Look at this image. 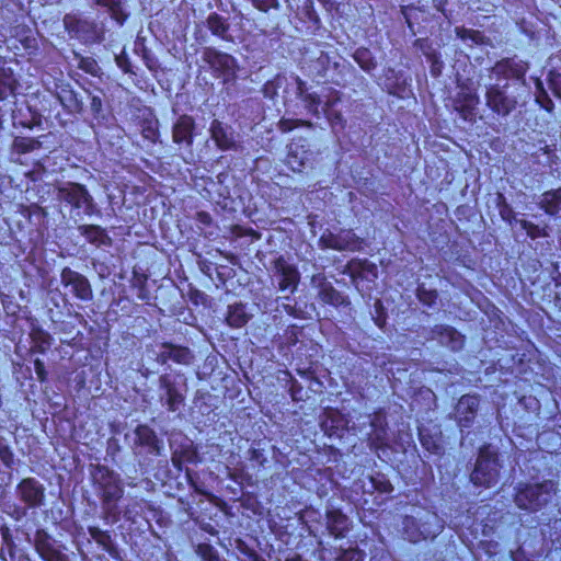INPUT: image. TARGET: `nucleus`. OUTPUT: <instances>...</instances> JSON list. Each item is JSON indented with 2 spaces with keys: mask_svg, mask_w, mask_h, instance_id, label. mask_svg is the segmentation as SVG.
Returning a JSON list of instances; mask_svg holds the SVG:
<instances>
[{
  "mask_svg": "<svg viewBox=\"0 0 561 561\" xmlns=\"http://www.w3.org/2000/svg\"><path fill=\"white\" fill-rule=\"evenodd\" d=\"M91 480L95 494L101 500L102 518L113 525L121 519L118 501L124 495L121 474L106 466L96 465L91 471Z\"/></svg>",
  "mask_w": 561,
  "mask_h": 561,
  "instance_id": "f257e3e1",
  "label": "nucleus"
},
{
  "mask_svg": "<svg viewBox=\"0 0 561 561\" xmlns=\"http://www.w3.org/2000/svg\"><path fill=\"white\" fill-rule=\"evenodd\" d=\"M443 529L442 518L426 507H413L411 514L405 515L402 520V535L404 539L413 543L433 539Z\"/></svg>",
  "mask_w": 561,
  "mask_h": 561,
  "instance_id": "f03ea898",
  "label": "nucleus"
},
{
  "mask_svg": "<svg viewBox=\"0 0 561 561\" xmlns=\"http://www.w3.org/2000/svg\"><path fill=\"white\" fill-rule=\"evenodd\" d=\"M297 83L298 94L309 113L319 116L320 113L323 112L330 121H332L333 117L341 119L340 114L335 111V105L341 100V93L337 90L322 88L320 94L307 93L305 82L298 80Z\"/></svg>",
  "mask_w": 561,
  "mask_h": 561,
  "instance_id": "7ed1b4c3",
  "label": "nucleus"
},
{
  "mask_svg": "<svg viewBox=\"0 0 561 561\" xmlns=\"http://www.w3.org/2000/svg\"><path fill=\"white\" fill-rule=\"evenodd\" d=\"M158 383L161 404L171 412L178 411L184 404L188 390L184 374H162Z\"/></svg>",
  "mask_w": 561,
  "mask_h": 561,
  "instance_id": "20e7f679",
  "label": "nucleus"
},
{
  "mask_svg": "<svg viewBox=\"0 0 561 561\" xmlns=\"http://www.w3.org/2000/svg\"><path fill=\"white\" fill-rule=\"evenodd\" d=\"M554 493L556 483L551 480L526 484L517 490L515 503L522 510L537 512L551 500Z\"/></svg>",
  "mask_w": 561,
  "mask_h": 561,
  "instance_id": "39448f33",
  "label": "nucleus"
},
{
  "mask_svg": "<svg viewBox=\"0 0 561 561\" xmlns=\"http://www.w3.org/2000/svg\"><path fill=\"white\" fill-rule=\"evenodd\" d=\"M57 198L72 207L79 215L80 213L91 216L98 211L93 196L83 184L66 182L57 187Z\"/></svg>",
  "mask_w": 561,
  "mask_h": 561,
  "instance_id": "423d86ee",
  "label": "nucleus"
},
{
  "mask_svg": "<svg viewBox=\"0 0 561 561\" xmlns=\"http://www.w3.org/2000/svg\"><path fill=\"white\" fill-rule=\"evenodd\" d=\"M500 465L497 454L490 446L480 449L476 468L471 473V481L476 485L490 488L497 482Z\"/></svg>",
  "mask_w": 561,
  "mask_h": 561,
  "instance_id": "0eeeda50",
  "label": "nucleus"
},
{
  "mask_svg": "<svg viewBox=\"0 0 561 561\" xmlns=\"http://www.w3.org/2000/svg\"><path fill=\"white\" fill-rule=\"evenodd\" d=\"M510 84L492 83L485 87L486 106L502 117L508 116L517 106V96L508 91Z\"/></svg>",
  "mask_w": 561,
  "mask_h": 561,
  "instance_id": "6e6552de",
  "label": "nucleus"
},
{
  "mask_svg": "<svg viewBox=\"0 0 561 561\" xmlns=\"http://www.w3.org/2000/svg\"><path fill=\"white\" fill-rule=\"evenodd\" d=\"M203 60L209 65L218 78L224 79V82H230L236 79L239 66L233 56L214 47H206L203 51Z\"/></svg>",
  "mask_w": 561,
  "mask_h": 561,
  "instance_id": "1a4fd4ad",
  "label": "nucleus"
},
{
  "mask_svg": "<svg viewBox=\"0 0 561 561\" xmlns=\"http://www.w3.org/2000/svg\"><path fill=\"white\" fill-rule=\"evenodd\" d=\"M209 134L217 148L221 151H238L241 140L234 129L218 119H214L209 126Z\"/></svg>",
  "mask_w": 561,
  "mask_h": 561,
  "instance_id": "9d476101",
  "label": "nucleus"
},
{
  "mask_svg": "<svg viewBox=\"0 0 561 561\" xmlns=\"http://www.w3.org/2000/svg\"><path fill=\"white\" fill-rule=\"evenodd\" d=\"M320 243L324 249L337 251H358L362 248V239L352 230H342L339 233H323Z\"/></svg>",
  "mask_w": 561,
  "mask_h": 561,
  "instance_id": "9b49d317",
  "label": "nucleus"
},
{
  "mask_svg": "<svg viewBox=\"0 0 561 561\" xmlns=\"http://www.w3.org/2000/svg\"><path fill=\"white\" fill-rule=\"evenodd\" d=\"M273 273L277 279L279 290L294 293L297 289L300 274L297 267L283 256H278L274 261Z\"/></svg>",
  "mask_w": 561,
  "mask_h": 561,
  "instance_id": "f8f14e48",
  "label": "nucleus"
},
{
  "mask_svg": "<svg viewBox=\"0 0 561 561\" xmlns=\"http://www.w3.org/2000/svg\"><path fill=\"white\" fill-rule=\"evenodd\" d=\"M60 282L65 287H70L71 293L78 299L90 301L93 298V291L88 278L70 267L62 268Z\"/></svg>",
  "mask_w": 561,
  "mask_h": 561,
  "instance_id": "ddd939ff",
  "label": "nucleus"
},
{
  "mask_svg": "<svg viewBox=\"0 0 561 561\" xmlns=\"http://www.w3.org/2000/svg\"><path fill=\"white\" fill-rule=\"evenodd\" d=\"M305 142L306 140L298 139L288 146L286 163L294 172H301L313 164L314 152Z\"/></svg>",
  "mask_w": 561,
  "mask_h": 561,
  "instance_id": "4468645a",
  "label": "nucleus"
},
{
  "mask_svg": "<svg viewBox=\"0 0 561 561\" xmlns=\"http://www.w3.org/2000/svg\"><path fill=\"white\" fill-rule=\"evenodd\" d=\"M16 495L28 507H39L44 504L45 488L36 479L26 478L18 484Z\"/></svg>",
  "mask_w": 561,
  "mask_h": 561,
  "instance_id": "2eb2a0df",
  "label": "nucleus"
},
{
  "mask_svg": "<svg viewBox=\"0 0 561 561\" xmlns=\"http://www.w3.org/2000/svg\"><path fill=\"white\" fill-rule=\"evenodd\" d=\"M156 360L161 365L171 360L179 365L188 366L194 360V354L186 346L162 343L159 351L156 353Z\"/></svg>",
  "mask_w": 561,
  "mask_h": 561,
  "instance_id": "dca6fc26",
  "label": "nucleus"
},
{
  "mask_svg": "<svg viewBox=\"0 0 561 561\" xmlns=\"http://www.w3.org/2000/svg\"><path fill=\"white\" fill-rule=\"evenodd\" d=\"M528 70L527 62L514 58H505L497 61L492 68L491 73L497 81L504 79H523Z\"/></svg>",
  "mask_w": 561,
  "mask_h": 561,
  "instance_id": "f3484780",
  "label": "nucleus"
},
{
  "mask_svg": "<svg viewBox=\"0 0 561 561\" xmlns=\"http://www.w3.org/2000/svg\"><path fill=\"white\" fill-rule=\"evenodd\" d=\"M35 548L45 561H68V557L61 551L60 546L45 531L35 534Z\"/></svg>",
  "mask_w": 561,
  "mask_h": 561,
  "instance_id": "a211bd4d",
  "label": "nucleus"
},
{
  "mask_svg": "<svg viewBox=\"0 0 561 561\" xmlns=\"http://www.w3.org/2000/svg\"><path fill=\"white\" fill-rule=\"evenodd\" d=\"M479 397L473 394L462 396L456 405V417L460 427H469L479 408Z\"/></svg>",
  "mask_w": 561,
  "mask_h": 561,
  "instance_id": "6ab92c4d",
  "label": "nucleus"
},
{
  "mask_svg": "<svg viewBox=\"0 0 561 561\" xmlns=\"http://www.w3.org/2000/svg\"><path fill=\"white\" fill-rule=\"evenodd\" d=\"M432 339L451 351H459L465 344V336L449 325L438 324L432 329Z\"/></svg>",
  "mask_w": 561,
  "mask_h": 561,
  "instance_id": "aec40b11",
  "label": "nucleus"
},
{
  "mask_svg": "<svg viewBox=\"0 0 561 561\" xmlns=\"http://www.w3.org/2000/svg\"><path fill=\"white\" fill-rule=\"evenodd\" d=\"M312 284L319 288V298L328 305L333 307H340L343 305H350L347 299L337 291L331 283L327 282L321 275L312 277Z\"/></svg>",
  "mask_w": 561,
  "mask_h": 561,
  "instance_id": "412c9836",
  "label": "nucleus"
},
{
  "mask_svg": "<svg viewBox=\"0 0 561 561\" xmlns=\"http://www.w3.org/2000/svg\"><path fill=\"white\" fill-rule=\"evenodd\" d=\"M195 121L192 116L181 115L173 125L172 137L175 144L192 146Z\"/></svg>",
  "mask_w": 561,
  "mask_h": 561,
  "instance_id": "4be33fe9",
  "label": "nucleus"
},
{
  "mask_svg": "<svg viewBox=\"0 0 561 561\" xmlns=\"http://www.w3.org/2000/svg\"><path fill=\"white\" fill-rule=\"evenodd\" d=\"M160 442L154 433L147 425H138L134 432V446L146 448L148 453L159 454Z\"/></svg>",
  "mask_w": 561,
  "mask_h": 561,
  "instance_id": "5701e85b",
  "label": "nucleus"
},
{
  "mask_svg": "<svg viewBox=\"0 0 561 561\" xmlns=\"http://www.w3.org/2000/svg\"><path fill=\"white\" fill-rule=\"evenodd\" d=\"M327 527L332 536L342 538L350 529L348 517L340 510H330L327 512Z\"/></svg>",
  "mask_w": 561,
  "mask_h": 561,
  "instance_id": "b1692460",
  "label": "nucleus"
},
{
  "mask_svg": "<svg viewBox=\"0 0 561 561\" xmlns=\"http://www.w3.org/2000/svg\"><path fill=\"white\" fill-rule=\"evenodd\" d=\"M78 231L83 236L88 242L95 247H110L112 239L107 234L106 230L96 225H81L78 227Z\"/></svg>",
  "mask_w": 561,
  "mask_h": 561,
  "instance_id": "393cba45",
  "label": "nucleus"
},
{
  "mask_svg": "<svg viewBox=\"0 0 561 561\" xmlns=\"http://www.w3.org/2000/svg\"><path fill=\"white\" fill-rule=\"evenodd\" d=\"M93 4L105 8L111 18L119 25H123L128 18L124 8V0H91Z\"/></svg>",
  "mask_w": 561,
  "mask_h": 561,
  "instance_id": "a878e982",
  "label": "nucleus"
},
{
  "mask_svg": "<svg viewBox=\"0 0 561 561\" xmlns=\"http://www.w3.org/2000/svg\"><path fill=\"white\" fill-rule=\"evenodd\" d=\"M32 341V351L45 354L53 344L51 335L39 327L33 325L30 332Z\"/></svg>",
  "mask_w": 561,
  "mask_h": 561,
  "instance_id": "bb28decb",
  "label": "nucleus"
},
{
  "mask_svg": "<svg viewBox=\"0 0 561 561\" xmlns=\"http://www.w3.org/2000/svg\"><path fill=\"white\" fill-rule=\"evenodd\" d=\"M539 205L551 216L561 214V188L545 192L541 195Z\"/></svg>",
  "mask_w": 561,
  "mask_h": 561,
  "instance_id": "cd10ccee",
  "label": "nucleus"
},
{
  "mask_svg": "<svg viewBox=\"0 0 561 561\" xmlns=\"http://www.w3.org/2000/svg\"><path fill=\"white\" fill-rule=\"evenodd\" d=\"M206 24L213 35L225 41L231 39V36L228 35L229 23L224 16L219 15L216 12H213L208 15Z\"/></svg>",
  "mask_w": 561,
  "mask_h": 561,
  "instance_id": "c85d7f7f",
  "label": "nucleus"
},
{
  "mask_svg": "<svg viewBox=\"0 0 561 561\" xmlns=\"http://www.w3.org/2000/svg\"><path fill=\"white\" fill-rule=\"evenodd\" d=\"M226 320L227 323L232 328L243 327L249 320V316L245 311V306L242 304L229 306Z\"/></svg>",
  "mask_w": 561,
  "mask_h": 561,
  "instance_id": "c756f323",
  "label": "nucleus"
},
{
  "mask_svg": "<svg viewBox=\"0 0 561 561\" xmlns=\"http://www.w3.org/2000/svg\"><path fill=\"white\" fill-rule=\"evenodd\" d=\"M147 502L144 499H130L124 510H121V518L135 523L137 517L141 516Z\"/></svg>",
  "mask_w": 561,
  "mask_h": 561,
  "instance_id": "7c9ffc66",
  "label": "nucleus"
},
{
  "mask_svg": "<svg viewBox=\"0 0 561 561\" xmlns=\"http://www.w3.org/2000/svg\"><path fill=\"white\" fill-rule=\"evenodd\" d=\"M16 81L10 69L0 70V100L7 99L14 93Z\"/></svg>",
  "mask_w": 561,
  "mask_h": 561,
  "instance_id": "2f4dec72",
  "label": "nucleus"
},
{
  "mask_svg": "<svg viewBox=\"0 0 561 561\" xmlns=\"http://www.w3.org/2000/svg\"><path fill=\"white\" fill-rule=\"evenodd\" d=\"M354 59L359 67L369 72L376 68V62L371 56V53L366 48H359L354 53Z\"/></svg>",
  "mask_w": 561,
  "mask_h": 561,
  "instance_id": "473e14b6",
  "label": "nucleus"
},
{
  "mask_svg": "<svg viewBox=\"0 0 561 561\" xmlns=\"http://www.w3.org/2000/svg\"><path fill=\"white\" fill-rule=\"evenodd\" d=\"M387 427L371 428V432L368 434V443L373 449H381L387 445Z\"/></svg>",
  "mask_w": 561,
  "mask_h": 561,
  "instance_id": "72a5a7b5",
  "label": "nucleus"
},
{
  "mask_svg": "<svg viewBox=\"0 0 561 561\" xmlns=\"http://www.w3.org/2000/svg\"><path fill=\"white\" fill-rule=\"evenodd\" d=\"M88 531L95 542L102 546L105 550L110 551L112 546V537L108 531L102 530L95 526L89 527Z\"/></svg>",
  "mask_w": 561,
  "mask_h": 561,
  "instance_id": "f704fd0d",
  "label": "nucleus"
},
{
  "mask_svg": "<svg viewBox=\"0 0 561 561\" xmlns=\"http://www.w3.org/2000/svg\"><path fill=\"white\" fill-rule=\"evenodd\" d=\"M536 102L547 112L551 113L553 111L554 104L539 79L536 81Z\"/></svg>",
  "mask_w": 561,
  "mask_h": 561,
  "instance_id": "c9c22d12",
  "label": "nucleus"
},
{
  "mask_svg": "<svg viewBox=\"0 0 561 561\" xmlns=\"http://www.w3.org/2000/svg\"><path fill=\"white\" fill-rule=\"evenodd\" d=\"M369 484L371 490L378 491L379 493L387 494L392 492V485L383 474L377 473L376 476L369 477Z\"/></svg>",
  "mask_w": 561,
  "mask_h": 561,
  "instance_id": "e433bc0d",
  "label": "nucleus"
},
{
  "mask_svg": "<svg viewBox=\"0 0 561 561\" xmlns=\"http://www.w3.org/2000/svg\"><path fill=\"white\" fill-rule=\"evenodd\" d=\"M173 465L181 469L182 461L188 462V463H197L199 461V455L193 446L187 447L182 451V455L180 458L173 457L172 458Z\"/></svg>",
  "mask_w": 561,
  "mask_h": 561,
  "instance_id": "4c0bfd02",
  "label": "nucleus"
},
{
  "mask_svg": "<svg viewBox=\"0 0 561 561\" xmlns=\"http://www.w3.org/2000/svg\"><path fill=\"white\" fill-rule=\"evenodd\" d=\"M456 35L463 42L479 44L482 42L483 35L479 31L468 30L465 27H456Z\"/></svg>",
  "mask_w": 561,
  "mask_h": 561,
  "instance_id": "58836bf2",
  "label": "nucleus"
},
{
  "mask_svg": "<svg viewBox=\"0 0 561 561\" xmlns=\"http://www.w3.org/2000/svg\"><path fill=\"white\" fill-rule=\"evenodd\" d=\"M196 552L204 561H220L217 551L208 543L198 545Z\"/></svg>",
  "mask_w": 561,
  "mask_h": 561,
  "instance_id": "ea45409f",
  "label": "nucleus"
},
{
  "mask_svg": "<svg viewBox=\"0 0 561 561\" xmlns=\"http://www.w3.org/2000/svg\"><path fill=\"white\" fill-rule=\"evenodd\" d=\"M299 126L311 127L312 124L310 122H307V121L290 119V118H282L279 121V123H278V128L283 133H288V131H290L294 128L299 127Z\"/></svg>",
  "mask_w": 561,
  "mask_h": 561,
  "instance_id": "a19ab883",
  "label": "nucleus"
},
{
  "mask_svg": "<svg viewBox=\"0 0 561 561\" xmlns=\"http://www.w3.org/2000/svg\"><path fill=\"white\" fill-rule=\"evenodd\" d=\"M417 297L423 305L432 307L437 299V293L436 290L426 289L423 285H421L417 287Z\"/></svg>",
  "mask_w": 561,
  "mask_h": 561,
  "instance_id": "79ce46f5",
  "label": "nucleus"
},
{
  "mask_svg": "<svg viewBox=\"0 0 561 561\" xmlns=\"http://www.w3.org/2000/svg\"><path fill=\"white\" fill-rule=\"evenodd\" d=\"M520 226L526 231L528 237H530L531 239H537V238L548 236L545 228H541L530 221L522 220Z\"/></svg>",
  "mask_w": 561,
  "mask_h": 561,
  "instance_id": "37998d69",
  "label": "nucleus"
},
{
  "mask_svg": "<svg viewBox=\"0 0 561 561\" xmlns=\"http://www.w3.org/2000/svg\"><path fill=\"white\" fill-rule=\"evenodd\" d=\"M141 135L144 138L148 139L151 142H156L158 138V127L157 121L150 119L144 123L141 128Z\"/></svg>",
  "mask_w": 561,
  "mask_h": 561,
  "instance_id": "c03bdc74",
  "label": "nucleus"
},
{
  "mask_svg": "<svg viewBox=\"0 0 561 561\" xmlns=\"http://www.w3.org/2000/svg\"><path fill=\"white\" fill-rule=\"evenodd\" d=\"M79 68L87 73L96 76L100 71V67L95 59L92 57H81L78 64Z\"/></svg>",
  "mask_w": 561,
  "mask_h": 561,
  "instance_id": "a18cd8bd",
  "label": "nucleus"
},
{
  "mask_svg": "<svg viewBox=\"0 0 561 561\" xmlns=\"http://www.w3.org/2000/svg\"><path fill=\"white\" fill-rule=\"evenodd\" d=\"M364 551L357 548H351L343 550V552L336 558V561H364Z\"/></svg>",
  "mask_w": 561,
  "mask_h": 561,
  "instance_id": "49530a36",
  "label": "nucleus"
},
{
  "mask_svg": "<svg viewBox=\"0 0 561 561\" xmlns=\"http://www.w3.org/2000/svg\"><path fill=\"white\" fill-rule=\"evenodd\" d=\"M428 60L431 61V73L434 77H438L442 73L443 61L440 56L436 53H432L427 55Z\"/></svg>",
  "mask_w": 561,
  "mask_h": 561,
  "instance_id": "de8ad7c7",
  "label": "nucleus"
},
{
  "mask_svg": "<svg viewBox=\"0 0 561 561\" xmlns=\"http://www.w3.org/2000/svg\"><path fill=\"white\" fill-rule=\"evenodd\" d=\"M549 85L554 95L561 99V72L551 71L549 73Z\"/></svg>",
  "mask_w": 561,
  "mask_h": 561,
  "instance_id": "09e8293b",
  "label": "nucleus"
},
{
  "mask_svg": "<svg viewBox=\"0 0 561 561\" xmlns=\"http://www.w3.org/2000/svg\"><path fill=\"white\" fill-rule=\"evenodd\" d=\"M420 439L422 443V446L426 448L432 454H440L442 446L439 443L435 442L434 439L426 437L422 432L420 433Z\"/></svg>",
  "mask_w": 561,
  "mask_h": 561,
  "instance_id": "8fccbe9b",
  "label": "nucleus"
},
{
  "mask_svg": "<svg viewBox=\"0 0 561 561\" xmlns=\"http://www.w3.org/2000/svg\"><path fill=\"white\" fill-rule=\"evenodd\" d=\"M370 427L371 428L387 427L386 414L383 412H376L370 417Z\"/></svg>",
  "mask_w": 561,
  "mask_h": 561,
  "instance_id": "3c124183",
  "label": "nucleus"
},
{
  "mask_svg": "<svg viewBox=\"0 0 561 561\" xmlns=\"http://www.w3.org/2000/svg\"><path fill=\"white\" fill-rule=\"evenodd\" d=\"M465 104L463 107L467 111H472L479 102V98L474 92L468 91L463 93Z\"/></svg>",
  "mask_w": 561,
  "mask_h": 561,
  "instance_id": "603ef678",
  "label": "nucleus"
},
{
  "mask_svg": "<svg viewBox=\"0 0 561 561\" xmlns=\"http://www.w3.org/2000/svg\"><path fill=\"white\" fill-rule=\"evenodd\" d=\"M34 370H35V374L37 376V379L39 381H45L46 380V376H47V371H46V368H45V364L42 359L39 358H36L34 360Z\"/></svg>",
  "mask_w": 561,
  "mask_h": 561,
  "instance_id": "864d4df0",
  "label": "nucleus"
},
{
  "mask_svg": "<svg viewBox=\"0 0 561 561\" xmlns=\"http://www.w3.org/2000/svg\"><path fill=\"white\" fill-rule=\"evenodd\" d=\"M65 25H66V27L69 31L79 33L81 28H83L84 26H89V23L85 22V21H77L73 24L72 21H71V18L70 16H66L65 18Z\"/></svg>",
  "mask_w": 561,
  "mask_h": 561,
  "instance_id": "5fc2aeb1",
  "label": "nucleus"
},
{
  "mask_svg": "<svg viewBox=\"0 0 561 561\" xmlns=\"http://www.w3.org/2000/svg\"><path fill=\"white\" fill-rule=\"evenodd\" d=\"M68 99H69V102L71 104H66L65 101L66 99L64 96H59V100L61 102V104L65 106V107H68L69 111L71 112H75V111H79L80 110V105L78 103V101L75 99V95L72 92H69L68 94Z\"/></svg>",
  "mask_w": 561,
  "mask_h": 561,
  "instance_id": "6e6d98bb",
  "label": "nucleus"
},
{
  "mask_svg": "<svg viewBox=\"0 0 561 561\" xmlns=\"http://www.w3.org/2000/svg\"><path fill=\"white\" fill-rule=\"evenodd\" d=\"M298 328L291 327L286 330L285 337L289 345H295L298 342Z\"/></svg>",
  "mask_w": 561,
  "mask_h": 561,
  "instance_id": "4d7b16f0",
  "label": "nucleus"
},
{
  "mask_svg": "<svg viewBox=\"0 0 561 561\" xmlns=\"http://www.w3.org/2000/svg\"><path fill=\"white\" fill-rule=\"evenodd\" d=\"M0 458L4 465L9 466L12 460V453L7 446L0 447Z\"/></svg>",
  "mask_w": 561,
  "mask_h": 561,
  "instance_id": "13d9d810",
  "label": "nucleus"
},
{
  "mask_svg": "<svg viewBox=\"0 0 561 561\" xmlns=\"http://www.w3.org/2000/svg\"><path fill=\"white\" fill-rule=\"evenodd\" d=\"M412 10H413V8H411V7H402L401 8V13L410 28H412V23H411V11Z\"/></svg>",
  "mask_w": 561,
  "mask_h": 561,
  "instance_id": "bf43d9fd",
  "label": "nucleus"
},
{
  "mask_svg": "<svg viewBox=\"0 0 561 561\" xmlns=\"http://www.w3.org/2000/svg\"><path fill=\"white\" fill-rule=\"evenodd\" d=\"M102 107V100L99 96H93L91 100V108L94 112L101 111Z\"/></svg>",
  "mask_w": 561,
  "mask_h": 561,
  "instance_id": "052dcab7",
  "label": "nucleus"
},
{
  "mask_svg": "<svg viewBox=\"0 0 561 561\" xmlns=\"http://www.w3.org/2000/svg\"><path fill=\"white\" fill-rule=\"evenodd\" d=\"M116 61H117V65H118L119 68H122L125 72L128 71V69H127V60H125L122 57H117Z\"/></svg>",
  "mask_w": 561,
  "mask_h": 561,
  "instance_id": "680f3d73",
  "label": "nucleus"
},
{
  "mask_svg": "<svg viewBox=\"0 0 561 561\" xmlns=\"http://www.w3.org/2000/svg\"><path fill=\"white\" fill-rule=\"evenodd\" d=\"M186 477H187V480H188L190 484L193 485L196 491H198L197 486L193 483L192 472L190 470H186Z\"/></svg>",
  "mask_w": 561,
  "mask_h": 561,
  "instance_id": "e2e57ef3",
  "label": "nucleus"
},
{
  "mask_svg": "<svg viewBox=\"0 0 561 561\" xmlns=\"http://www.w3.org/2000/svg\"><path fill=\"white\" fill-rule=\"evenodd\" d=\"M291 396H293V399H294V400H297V394H296V392H295V391H293V394H291Z\"/></svg>",
  "mask_w": 561,
  "mask_h": 561,
  "instance_id": "0e129e2a",
  "label": "nucleus"
},
{
  "mask_svg": "<svg viewBox=\"0 0 561 561\" xmlns=\"http://www.w3.org/2000/svg\"><path fill=\"white\" fill-rule=\"evenodd\" d=\"M199 216H201V217H204V218H208V215H207V214H201Z\"/></svg>",
  "mask_w": 561,
  "mask_h": 561,
  "instance_id": "69168bd1",
  "label": "nucleus"
}]
</instances>
